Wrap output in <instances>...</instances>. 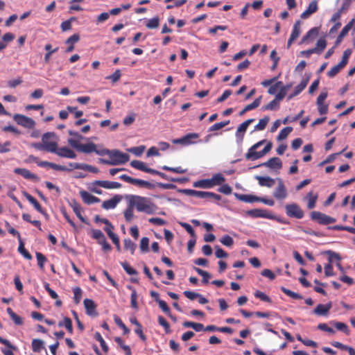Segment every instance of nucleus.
Wrapping results in <instances>:
<instances>
[{
  "label": "nucleus",
  "mask_w": 355,
  "mask_h": 355,
  "mask_svg": "<svg viewBox=\"0 0 355 355\" xmlns=\"http://www.w3.org/2000/svg\"><path fill=\"white\" fill-rule=\"evenodd\" d=\"M129 200L138 211L144 212L147 214H155L157 208L155 203L146 197L131 196Z\"/></svg>",
  "instance_id": "nucleus-1"
},
{
  "label": "nucleus",
  "mask_w": 355,
  "mask_h": 355,
  "mask_svg": "<svg viewBox=\"0 0 355 355\" xmlns=\"http://www.w3.org/2000/svg\"><path fill=\"white\" fill-rule=\"evenodd\" d=\"M68 144L73 148H76L78 152L86 154L95 153L98 155H101L100 153L103 151L104 148L99 145H96L93 142H88L87 144H80L78 140L73 138L68 139Z\"/></svg>",
  "instance_id": "nucleus-2"
},
{
  "label": "nucleus",
  "mask_w": 355,
  "mask_h": 355,
  "mask_svg": "<svg viewBox=\"0 0 355 355\" xmlns=\"http://www.w3.org/2000/svg\"><path fill=\"white\" fill-rule=\"evenodd\" d=\"M101 156L108 155L112 161V166L123 164L130 159L128 154L122 153L119 150H109L104 148L103 151L100 153Z\"/></svg>",
  "instance_id": "nucleus-3"
},
{
  "label": "nucleus",
  "mask_w": 355,
  "mask_h": 355,
  "mask_svg": "<svg viewBox=\"0 0 355 355\" xmlns=\"http://www.w3.org/2000/svg\"><path fill=\"white\" fill-rule=\"evenodd\" d=\"M246 214L252 218H263L271 220H275L277 222L286 224V222L279 217L272 214L270 211L263 209H254L247 211Z\"/></svg>",
  "instance_id": "nucleus-4"
},
{
  "label": "nucleus",
  "mask_w": 355,
  "mask_h": 355,
  "mask_svg": "<svg viewBox=\"0 0 355 355\" xmlns=\"http://www.w3.org/2000/svg\"><path fill=\"white\" fill-rule=\"evenodd\" d=\"M42 141L46 148V152L54 153L56 151V148L58 146V137L55 132H48L44 133L42 137Z\"/></svg>",
  "instance_id": "nucleus-5"
},
{
  "label": "nucleus",
  "mask_w": 355,
  "mask_h": 355,
  "mask_svg": "<svg viewBox=\"0 0 355 355\" xmlns=\"http://www.w3.org/2000/svg\"><path fill=\"white\" fill-rule=\"evenodd\" d=\"M25 162H35L38 166L40 167H50L56 171H65L67 170L66 166L58 165L53 162H47V161H40L37 157H35L33 155H31L28 157V158L25 160Z\"/></svg>",
  "instance_id": "nucleus-6"
},
{
  "label": "nucleus",
  "mask_w": 355,
  "mask_h": 355,
  "mask_svg": "<svg viewBox=\"0 0 355 355\" xmlns=\"http://www.w3.org/2000/svg\"><path fill=\"white\" fill-rule=\"evenodd\" d=\"M285 210L286 215L291 218L301 219L304 216L303 210L297 203L286 205Z\"/></svg>",
  "instance_id": "nucleus-7"
},
{
  "label": "nucleus",
  "mask_w": 355,
  "mask_h": 355,
  "mask_svg": "<svg viewBox=\"0 0 355 355\" xmlns=\"http://www.w3.org/2000/svg\"><path fill=\"white\" fill-rule=\"evenodd\" d=\"M311 218L321 225H329L336 221L335 218L327 216L325 214L318 211H313L311 213Z\"/></svg>",
  "instance_id": "nucleus-8"
},
{
  "label": "nucleus",
  "mask_w": 355,
  "mask_h": 355,
  "mask_svg": "<svg viewBox=\"0 0 355 355\" xmlns=\"http://www.w3.org/2000/svg\"><path fill=\"white\" fill-rule=\"evenodd\" d=\"M199 138V134L192 132L187 134L181 138L174 139L172 140V143L174 144H180L182 146H189L191 144H196L195 139Z\"/></svg>",
  "instance_id": "nucleus-9"
},
{
  "label": "nucleus",
  "mask_w": 355,
  "mask_h": 355,
  "mask_svg": "<svg viewBox=\"0 0 355 355\" xmlns=\"http://www.w3.org/2000/svg\"><path fill=\"white\" fill-rule=\"evenodd\" d=\"M13 119L18 125L26 128H33L35 125V122L33 119L23 114H15L13 116Z\"/></svg>",
  "instance_id": "nucleus-10"
},
{
  "label": "nucleus",
  "mask_w": 355,
  "mask_h": 355,
  "mask_svg": "<svg viewBox=\"0 0 355 355\" xmlns=\"http://www.w3.org/2000/svg\"><path fill=\"white\" fill-rule=\"evenodd\" d=\"M277 180L278 185L273 193V196L277 200H284L288 196L286 188L281 178H277Z\"/></svg>",
  "instance_id": "nucleus-11"
},
{
  "label": "nucleus",
  "mask_w": 355,
  "mask_h": 355,
  "mask_svg": "<svg viewBox=\"0 0 355 355\" xmlns=\"http://www.w3.org/2000/svg\"><path fill=\"white\" fill-rule=\"evenodd\" d=\"M119 178L121 180H123L126 182L139 186L140 187H149L150 186V184L147 181L140 180V179L132 178L126 174H123V175H120Z\"/></svg>",
  "instance_id": "nucleus-12"
},
{
  "label": "nucleus",
  "mask_w": 355,
  "mask_h": 355,
  "mask_svg": "<svg viewBox=\"0 0 355 355\" xmlns=\"http://www.w3.org/2000/svg\"><path fill=\"white\" fill-rule=\"evenodd\" d=\"M301 21L300 20H297L293 26L291 34L287 42V49H289L293 44V42L296 40L298 37L301 34V28H300Z\"/></svg>",
  "instance_id": "nucleus-13"
},
{
  "label": "nucleus",
  "mask_w": 355,
  "mask_h": 355,
  "mask_svg": "<svg viewBox=\"0 0 355 355\" xmlns=\"http://www.w3.org/2000/svg\"><path fill=\"white\" fill-rule=\"evenodd\" d=\"M92 184L93 185L98 186L107 189H119L122 186L119 182L107 180H95Z\"/></svg>",
  "instance_id": "nucleus-14"
},
{
  "label": "nucleus",
  "mask_w": 355,
  "mask_h": 355,
  "mask_svg": "<svg viewBox=\"0 0 355 355\" xmlns=\"http://www.w3.org/2000/svg\"><path fill=\"white\" fill-rule=\"evenodd\" d=\"M14 173L21 175L26 180H31L35 182H37L40 180L37 175L31 173L28 169L26 168H16L14 169Z\"/></svg>",
  "instance_id": "nucleus-15"
},
{
  "label": "nucleus",
  "mask_w": 355,
  "mask_h": 355,
  "mask_svg": "<svg viewBox=\"0 0 355 355\" xmlns=\"http://www.w3.org/2000/svg\"><path fill=\"white\" fill-rule=\"evenodd\" d=\"M319 35V28L313 27L311 28L302 38L300 44L309 43L318 37Z\"/></svg>",
  "instance_id": "nucleus-16"
},
{
  "label": "nucleus",
  "mask_w": 355,
  "mask_h": 355,
  "mask_svg": "<svg viewBox=\"0 0 355 355\" xmlns=\"http://www.w3.org/2000/svg\"><path fill=\"white\" fill-rule=\"evenodd\" d=\"M53 153H55L57 155L61 157H66L69 159H74L76 157V154L68 147H62L58 148V146L56 148V151Z\"/></svg>",
  "instance_id": "nucleus-17"
},
{
  "label": "nucleus",
  "mask_w": 355,
  "mask_h": 355,
  "mask_svg": "<svg viewBox=\"0 0 355 355\" xmlns=\"http://www.w3.org/2000/svg\"><path fill=\"white\" fill-rule=\"evenodd\" d=\"M86 310V313L90 316H97L96 305L91 299H85L83 302Z\"/></svg>",
  "instance_id": "nucleus-18"
},
{
  "label": "nucleus",
  "mask_w": 355,
  "mask_h": 355,
  "mask_svg": "<svg viewBox=\"0 0 355 355\" xmlns=\"http://www.w3.org/2000/svg\"><path fill=\"white\" fill-rule=\"evenodd\" d=\"M254 119H249L244 122H243L238 127L237 130L236 132V137L237 139H239L241 141L243 140L244 134L248 129V126L254 122Z\"/></svg>",
  "instance_id": "nucleus-19"
},
{
  "label": "nucleus",
  "mask_w": 355,
  "mask_h": 355,
  "mask_svg": "<svg viewBox=\"0 0 355 355\" xmlns=\"http://www.w3.org/2000/svg\"><path fill=\"white\" fill-rule=\"evenodd\" d=\"M23 194L25 196V198L28 200V202L33 205V207L37 211H39L40 213H41L46 217L48 216V214H46V212L42 209L41 205L37 202V200L33 196H32L31 194H29L26 191L23 192Z\"/></svg>",
  "instance_id": "nucleus-20"
},
{
  "label": "nucleus",
  "mask_w": 355,
  "mask_h": 355,
  "mask_svg": "<svg viewBox=\"0 0 355 355\" xmlns=\"http://www.w3.org/2000/svg\"><path fill=\"white\" fill-rule=\"evenodd\" d=\"M318 198V194L314 193L313 191H310L306 196L304 197V200L307 201V208L312 209L315 207L317 200Z\"/></svg>",
  "instance_id": "nucleus-21"
},
{
  "label": "nucleus",
  "mask_w": 355,
  "mask_h": 355,
  "mask_svg": "<svg viewBox=\"0 0 355 355\" xmlns=\"http://www.w3.org/2000/svg\"><path fill=\"white\" fill-rule=\"evenodd\" d=\"M80 195L83 202L87 205L97 203L101 201V200L98 198L92 195L91 193H89V192H87L86 191H80Z\"/></svg>",
  "instance_id": "nucleus-22"
},
{
  "label": "nucleus",
  "mask_w": 355,
  "mask_h": 355,
  "mask_svg": "<svg viewBox=\"0 0 355 355\" xmlns=\"http://www.w3.org/2000/svg\"><path fill=\"white\" fill-rule=\"evenodd\" d=\"M121 196L119 195H116L111 199L105 200L102 204V207L107 210L114 209L116 207L117 204L121 201Z\"/></svg>",
  "instance_id": "nucleus-23"
},
{
  "label": "nucleus",
  "mask_w": 355,
  "mask_h": 355,
  "mask_svg": "<svg viewBox=\"0 0 355 355\" xmlns=\"http://www.w3.org/2000/svg\"><path fill=\"white\" fill-rule=\"evenodd\" d=\"M113 230H114L113 225H110L109 227H104V230L106 232L108 236L112 239V242L116 245L117 250L120 251L121 246H120L119 239L117 236V235L113 232Z\"/></svg>",
  "instance_id": "nucleus-24"
},
{
  "label": "nucleus",
  "mask_w": 355,
  "mask_h": 355,
  "mask_svg": "<svg viewBox=\"0 0 355 355\" xmlns=\"http://www.w3.org/2000/svg\"><path fill=\"white\" fill-rule=\"evenodd\" d=\"M260 166H265L270 168L279 170L282 167V162L279 157H272Z\"/></svg>",
  "instance_id": "nucleus-25"
},
{
  "label": "nucleus",
  "mask_w": 355,
  "mask_h": 355,
  "mask_svg": "<svg viewBox=\"0 0 355 355\" xmlns=\"http://www.w3.org/2000/svg\"><path fill=\"white\" fill-rule=\"evenodd\" d=\"M318 9V2L315 0L312 1L308 6V8L301 14L302 19H306L310 15L315 12Z\"/></svg>",
  "instance_id": "nucleus-26"
},
{
  "label": "nucleus",
  "mask_w": 355,
  "mask_h": 355,
  "mask_svg": "<svg viewBox=\"0 0 355 355\" xmlns=\"http://www.w3.org/2000/svg\"><path fill=\"white\" fill-rule=\"evenodd\" d=\"M331 308V304H319L313 310V313L318 315H327Z\"/></svg>",
  "instance_id": "nucleus-27"
},
{
  "label": "nucleus",
  "mask_w": 355,
  "mask_h": 355,
  "mask_svg": "<svg viewBox=\"0 0 355 355\" xmlns=\"http://www.w3.org/2000/svg\"><path fill=\"white\" fill-rule=\"evenodd\" d=\"M355 22V19H352L347 25H345L342 31H340V34L336 38V44H338L340 43L343 39V37L348 33V32L352 29L353 27L354 23Z\"/></svg>",
  "instance_id": "nucleus-28"
},
{
  "label": "nucleus",
  "mask_w": 355,
  "mask_h": 355,
  "mask_svg": "<svg viewBox=\"0 0 355 355\" xmlns=\"http://www.w3.org/2000/svg\"><path fill=\"white\" fill-rule=\"evenodd\" d=\"M259 184L261 187L270 188L275 184V180L268 176H257Z\"/></svg>",
  "instance_id": "nucleus-29"
},
{
  "label": "nucleus",
  "mask_w": 355,
  "mask_h": 355,
  "mask_svg": "<svg viewBox=\"0 0 355 355\" xmlns=\"http://www.w3.org/2000/svg\"><path fill=\"white\" fill-rule=\"evenodd\" d=\"M130 165L132 167H133L136 169H138V170H140L141 171L148 173H150L152 171V169H153L151 168L146 166V163H144L141 161H139V160H132L130 162Z\"/></svg>",
  "instance_id": "nucleus-30"
},
{
  "label": "nucleus",
  "mask_w": 355,
  "mask_h": 355,
  "mask_svg": "<svg viewBox=\"0 0 355 355\" xmlns=\"http://www.w3.org/2000/svg\"><path fill=\"white\" fill-rule=\"evenodd\" d=\"M80 40V35L78 33H75L70 36L65 42L66 44H69V46L66 49L67 53H69L73 51L74 44Z\"/></svg>",
  "instance_id": "nucleus-31"
},
{
  "label": "nucleus",
  "mask_w": 355,
  "mask_h": 355,
  "mask_svg": "<svg viewBox=\"0 0 355 355\" xmlns=\"http://www.w3.org/2000/svg\"><path fill=\"white\" fill-rule=\"evenodd\" d=\"M150 174L157 175L159 177H161L162 179H164V180H168V181H171V182H183L184 180H187L186 178H170L166 174H165V173H164L162 172H160L159 171L155 170V169H152V171H151Z\"/></svg>",
  "instance_id": "nucleus-32"
},
{
  "label": "nucleus",
  "mask_w": 355,
  "mask_h": 355,
  "mask_svg": "<svg viewBox=\"0 0 355 355\" xmlns=\"http://www.w3.org/2000/svg\"><path fill=\"white\" fill-rule=\"evenodd\" d=\"M235 196L238 200L249 203L258 202L259 200V197L253 195L235 193Z\"/></svg>",
  "instance_id": "nucleus-33"
},
{
  "label": "nucleus",
  "mask_w": 355,
  "mask_h": 355,
  "mask_svg": "<svg viewBox=\"0 0 355 355\" xmlns=\"http://www.w3.org/2000/svg\"><path fill=\"white\" fill-rule=\"evenodd\" d=\"M127 288L132 291L131 296H130L131 307L132 309H134L135 310H138V309H139V306H138V303H137L138 295H137V291L135 290V288L133 286H132L130 285L127 286Z\"/></svg>",
  "instance_id": "nucleus-34"
},
{
  "label": "nucleus",
  "mask_w": 355,
  "mask_h": 355,
  "mask_svg": "<svg viewBox=\"0 0 355 355\" xmlns=\"http://www.w3.org/2000/svg\"><path fill=\"white\" fill-rule=\"evenodd\" d=\"M257 148H254V145L252 146L249 149L248 153L245 154V157L247 159L250 160H256L261 157H262V155L260 153V151H256Z\"/></svg>",
  "instance_id": "nucleus-35"
},
{
  "label": "nucleus",
  "mask_w": 355,
  "mask_h": 355,
  "mask_svg": "<svg viewBox=\"0 0 355 355\" xmlns=\"http://www.w3.org/2000/svg\"><path fill=\"white\" fill-rule=\"evenodd\" d=\"M306 85H307V80L302 81L298 85H297L295 87L293 92L290 94L288 96V98H287L288 101L291 100L293 98H294L295 96L300 94L305 89V87H306Z\"/></svg>",
  "instance_id": "nucleus-36"
},
{
  "label": "nucleus",
  "mask_w": 355,
  "mask_h": 355,
  "mask_svg": "<svg viewBox=\"0 0 355 355\" xmlns=\"http://www.w3.org/2000/svg\"><path fill=\"white\" fill-rule=\"evenodd\" d=\"M134 205L128 200V205L127 208L125 209L123 214L126 222H131L134 218Z\"/></svg>",
  "instance_id": "nucleus-37"
},
{
  "label": "nucleus",
  "mask_w": 355,
  "mask_h": 355,
  "mask_svg": "<svg viewBox=\"0 0 355 355\" xmlns=\"http://www.w3.org/2000/svg\"><path fill=\"white\" fill-rule=\"evenodd\" d=\"M181 193L191 196H196L200 198H206V191H196L193 189H182Z\"/></svg>",
  "instance_id": "nucleus-38"
},
{
  "label": "nucleus",
  "mask_w": 355,
  "mask_h": 355,
  "mask_svg": "<svg viewBox=\"0 0 355 355\" xmlns=\"http://www.w3.org/2000/svg\"><path fill=\"white\" fill-rule=\"evenodd\" d=\"M193 187L197 188L210 189L213 187L211 179H203L193 182Z\"/></svg>",
  "instance_id": "nucleus-39"
},
{
  "label": "nucleus",
  "mask_w": 355,
  "mask_h": 355,
  "mask_svg": "<svg viewBox=\"0 0 355 355\" xmlns=\"http://www.w3.org/2000/svg\"><path fill=\"white\" fill-rule=\"evenodd\" d=\"M71 207L73 209V211L77 216V217L82 221L85 222L84 217L81 214V207L80 204L76 200H72L70 203Z\"/></svg>",
  "instance_id": "nucleus-40"
},
{
  "label": "nucleus",
  "mask_w": 355,
  "mask_h": 355,
  "mask_svg": "<svg viewBox=\"0 0 355 355\" xmlns=\"http://www.w3.org/2000/svg\"><path fill=\"white\" fill-rule=\"evenodd\" d=\"M327 46V41L324 38H320L316 43L315 47L313 48L315 53L321 54Z\"/></svg>",
  "instance_id": "nucleus-41"
},
{
  "label": "nucleus",
  "mask_w": 355,
  "mask_h": 355,
  "mask_svg": "<svg viewBox=\"0 0 355 355\" xmlns=\"http://www.w3.org/2000/svg\"><path fill=\"white\" fill-rule=\"evenodd\" d=\"M6 311L8 314L10 315V318L14 321L15 324L21 325L23 324L22 318L18 315H17L11 308H7Z\"/></svg>",
  "instance_id": "nucleus-42"
},
{
  "label": "nucleus",
  "mask_w": 355,
  "mask_h": 355,
  "mask_svg": "<svg viewBox=\"0 0 355 355\" xmlns=\"http://www.w3.org/2000/svg\"><path fill=\"white\" fill-rule=\"evenodd\" d=\"M19 247L18 251L21 253L26 259L31 260L32 259L31 254L25 249L24 243L21 238L19 239Z\"/></svg>",
  "instance_id": "nucleus-43"
},
{
  "label": "nucleus",
  "mask_w": 355,
  "mask_h": 355,
  "mask_svg": "<svg viewBox=\"0 0 355 355\" xmlns=\"http://www.w3.org/2000/svg\"><path fill=\"white\" fill-rule=\"evenodd\" d=\"M44 348V342L40 339H33L32 341V349L35 352H40Z\"/></svg>",
  "instance_id": "nucleus-44"
},
{
  "label": "nucleus",
  "mask_w": 355,
  "mask_h": 355,
  "mask_svg": "<svg viewBox=\"0 0 355 355\" xmlns=\"http://www.w3.org/2000/svg\"><path fill=\"white\" fill-rule=\"evenodd\" d=\"M211 181L214 187L216 185H221L225 181V178L220 173H218L212 176Z\"/></svg>",
  "instance_id": "nucleus-45"
},
{
  "label": "nucleus",
  "mask_w": 355,
  "mask_h": 355,
  "mask_svg": "<svg viewBox=\"0 0 355 355\" xmlns=\"http://www.w3.org/2000/svg\"><path fill=\"white\" fill-rule=\"evenodd\" d=\"M45 50L47 51L48 52L45 54L44 55V60L46 62H49V60H50V58L51 56V55L55 52H57L58 51V47H56L53 49H52V46L51 44H47L45 45V47H44Z\"/></svg>",
  "instance_id": "nucleus-46"
},
{
  "label": "nucleus",
  "mask_w": 355,
  "mask_h": 355,
  "mask_svg": "<svg viewBox=\"0 0 355 355\" xmlns=\"http://www.w3.org/2000/svg\"><path fill=\"white\" fill-rule=\"evenodd\" d=\"M94 338L96 340H98L100 343V345H101V347L103 351L105 353H107L108 350H109L108 346L107 345L105 341L103 338L101 334L99 332H96L94 334Z\"/></svg>",
  "instance_id": "nucleus-47"
},
{
  "label": "nucleus",
  "mask_w": 355,
  "mask_h": 355,
  "mask_svg": "<svg viewBox=\"0 0 355 355\" xmlns=\"http://www.w3.org/2000/svg\"><path fill=\"white\" fill-rule=\"evenodd\" d=\"M230 123V120L216 123L213 125L210 126L208 129V132H214L222 129Z\"/></svg>",
  "instance_id": "nucleus-48"
},
{
  "label": "nucleus",
  "mask_w": 355,
  "mask_h": 355,
  "mask_svg": "<svg viewBox=\"0 0 355 355\" xmlns=\"http://www.w3.org/2000/svg\"><path fill=\"white\" fill-rule=\"evenodd\" d=\"M162 168L163 170H164V171L173 172V173H178V174L185 173L187 171V169L182 168L181 166L170 167V166H162Z\"/></svg>",
  "instance_id": "nucleus-49"
},
{
  "label": "nucleus",
  "mask_w": 355,
  "mask_h": 355,
  "mask_svg": "<svg viewBox=\"0 0 355 355\" xmlns=\"http://www.w3.org/2000/svg\"><path fill=\"white\" fill-rule=\"evenodd\" d=\"M292 130H293V128L292 127L284 128L279 132V135L277 136V140L278 141H281V140L286 139V137L292 132Z\"/></svg>",
  "instance_id": "nucleus-50"
},
{
  "label": "nucleus",
  "mask_w": 355,
  "mask_h": 355,
  "mask_svg": "<svg viewBox=\"0 0 355 355\" xmlns=\"http://www.w3.org/2000/svg\"><path fill=\"white\" fill-rule=\"evenodd\" d=\"M35 255L37 261V265L40 268L43 270L44 268V263L47 261V259L43 254L39 252H37Z\"/></svg>",
  "instance_id": "nucleus-51"
},
{
  "label": "nucleus",
  "mask_w": 355,
  "mask_h": 355,
  "mask_svg": "<svg viewBox=\"0 0 355 355\" xmlns=\"http://www.w3.org/2000/svg\"><path fill=\"white\" fill-rule=\"evenodd\" d=\"M269 119L268 116H265L263 119H261L259 123L254 126V130H264L269 121Z\"/></svg>",
  "instance_id": "nucleus-52"
},
{
  "label": "nucleus",
  "mask_w": 355,
  "mask_h": 355,
  "mask_svg": "<svg viewBox=\"0 0 355 355\" xmlns=\"http://www.w3.org/2000/svg\"><path fill=\"white\" fill-rule=\"evenodd\" d=\"M195 270L197 272V273L198 275H200V276L202 277V283L207 284L209 282V279L211 277L210 274L208 272L203 270L199 268H195Z\"/></svg>",
  "instance_id": "nucleus-53"
},
{
  "label": "nucleus",
  "mask_w": 355,
  "mask_h": 355,
  "mask_svg": "<svg viewBox=\"0 0 355 355\" xmlns=\"http://www.w3.org/2000/svg\"><path fill=\"white\" fill-rule=\"evenodd\" d=\"M159 25V18L158 17H155L148 21L146 24V26L150 29L157 28Z\"/></svg>",
  "instance_id": "nucleus-54"
},
{
  "label": "nucleus",
  "mask_w": 355,
  "mask_h": 355,
  "mask_svg": "<svg viewBox=\"0 0 355 355\" xmlns=\"http://www.w3.org/2000/svg\"><path fill=\"white\" fill-rule=\"evenodd\" d=\"M279 101L275 98L262 107L263 110H274L279 108Z\"/></svg>",
  "instance_id": "nucleus-55"
},
{
  "label": "nucleus",
  "mask_w": 355,
  "mask_h": 355,
  "mask_svg": "<svg viewBox=\"0 0 355 355\" xmlns=\"http://www.w3.org/2000/svg\"><path fill=\"white\" fill-rule=\"evenodd\" d=\"M73 300L76 304H78L80 302L81 297H82V289L77 286L73 288Z\"/></svg>",
  "instance_id": "nucleus-56"
},
{
  "label": "nucleus",
  "mask_w": 355,
  "mask_h": 355,
  "mask_svg": "<svg viewBox=\"0 0 355 355\" xmlns=\"http://www.w3.org/2000/svg\"><path fill=\"white\" fill-rule=\"evenodd\" d=\"M352 54V50L348 49L343 52L341 61L338 63L343 68L347 65L348 60Z\"/></svg>",
  "instance_id": "nucleus-57"
},
{
  "label": "nucleus",
  "mask_w": 355,
  "mask_h": 355,
  "mask_svg": "<svg viewBox=\"0 0 355 355\" xmlns=\"http://www.w3.org/2000/svg\"><path fill=\"white\" fill-rule=\"evenodd\" d=\"M352 54V50L348 49L343 52L341 61L338 63L343 68L347 65L348 60Z\"/></svg>",
  "instance_id": "nucleus-58"
},
{
  "label": "nucleus",
  "mask_w": 355,
  "mask_h": 355,
  "mask_svg": "<svg viewBox=\"0 0 355 355\" xmlns=\"http://www.w3.org/2000/svg\"><path fill=\"white\" fill-rule=\"evenodd\" d=\"M282 291L286 294V295L292 297L293 299H295V300H301L302 299V296L300 295V294L297 293H295L288 288H286L284 287H282L281 288Z\"/></svg>",
  "instance_id": "nucleus-59"
},
{
  "label": "nucleus",
  "mask_w": 355,
  "mask_h": 355,
  "mask_svg": "<svg viewBox=\"0 0 355 355\" xmlns=\"http://www.w3.org/2000/svg\"><path fill=\"white\" fill-rule=\"evenodd\" d=\"M124 248L126 250H130L131 254H133L136 249V245L130 239L124 240Z\"/></svg>",
  "instance_id": "nucleus-60"
},
{
  "label": "nucleus",
  "mask_w": 355,
  "mask_h": 355,
  "mask_svg": "<svg viewBox=\"0 0 355 355\" xmlns=\"http://www.w3.org/2000/svg\"><path fill=\"white\" fill-rule=\"evenodd\" d=\"M158 323L164 328L165 332L168 334L171 332L170 325L167 320L162 315L158 316Z\"/></svg>",
  "instance_id": "nucleus-61"
},
{
  "label": "nucleus",
  "mask_w": 355,
  "mask_h": 355,
  "mask_svg": "<svg viewBox=\"0 0 355 355\" xmlns=\"http://www.w3.org/2000/svg\"><path fill=\"white\" fill-rule=\"evenodd\" d=\"M343 69V67L340 64H338L330 69V70L327 72V76L330 78H334Z\"/></svg>",
  "instance_id": "nucleus-62"
},
{
  "label": "nucleus",
  "mask_w": 355,
  "mask_h": 355,
  "mask_svg": "<svg viewBox=\"0 0 355 355\" xmlns=\"http://www.w3.org/2000/svg\"><path fill=\"white\" fill-rule=\"evenodd\" d=\"M333 324L338 330L341 331L346 334H349V329L346 324L341 322H334Z\"/></svg>",
  "instance_id": "nucleus-63"
},
{
  "label": "nucleus",
  "mask_w": 355,
  "mask_h": 355,
  "mask_svg": "<svg viewBox=\"0 0 355 355\" xmlns=\"http://www.w3.org/2000/svg\"><path fill=\"white\" fill-rule=\"evenodd\" d=\"M92 237L96 239L98 243L105 238V235L100 230H93Z\"/></svg>",
  "instance_id": "nucleus-64"
}]
</instances>
